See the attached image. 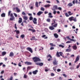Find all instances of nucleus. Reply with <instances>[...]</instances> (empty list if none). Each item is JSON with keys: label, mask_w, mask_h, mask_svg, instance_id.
<instances>
[{"label": "nucleus", "mask_w": 80, "mask_h": 80, "mask_svg": "<svg viewBox=\"0 0 80 80\" xmlns=\"http://www.w3.org/2000/svg\"><path fill=\"white\" fill-rule=\"evenodd\" d=\"M32 60H33L34 62H40L41 60L39 58H38L37 57H35L32 58Z\"/></svg>", "instance_id": "nucleus-2"}, {"label": "nucleus", "mask_w": 80, "mask_h": 80, "mask_svg": "<svg viewBox=\"0 0 80 80\" xmlns=\"http://www.w3.org/2000/svg\"><path fill=\"white\" fill-rule=\"evenodd\" d=\"M53 64L54 65H58V61H57L56 59H55L53 61Z\"/></svg>", "instance_id": "nucleus-7"}, {"label": "nucleus", "mask_w": 80, "mask_h": 80, "mask_svg": "<svg viewBox=\"0 0 80 80\" xmlns=\"http://www.w3.org/2000/svg\"><path fill=\"white\" fill-rule=\"evenodd\" d=\"M70 40H71V41H72V42H75V41H76V40H75L74 39H71Z\"/></svg>", "instance_id": "nucleus-58"}, {"label": "nucleus", "mask_w": 80, "mask_h": 80, "mask_svg": "<svg viewBox=\"0 0 80 80\" xmlns=\"http://www.w3.org/2000/svg\"><path fill=\"white\" fill-rule=\"evenodd\" d=\"M37 19L36 18H34L33 20H32V22L34 24H37Z\"/></svg>", "instance_id": "nucleus-10"}, {"label": "nucleus", "mask_w": 80, "mask_h": 80, "mask_svg": "<svg viewBox=\"0 0 80 80\" xmlns=\"http://www.w3.org/2000/svg\"><path fill=\"white\" fill-rule=\"evenodd\" d=\"M80 63H79L77 67H76V68L77 69H78V68H79V67H80Z\"/></svg>", "instance_id": "nucleus-32"}, {"label": "nucleus", "mask_w": 80, "mask_h": 80, "mask_svg": "<svg viewBox=\"0 0 80 80\" xmlns=\"http://www.w3.org/2000/svg\"><path fill=\"white\" fill-rule=\"evenodd\" d=\"M27 50H28V51H29L31 53H33V51L32 50V48H30V47H28L26 48Z\"/></svg>", "instance_id": "nucleus-8"}, {"label": "nucleus", "mask_w": 80, "mask_h": 80, "mask_svg": "<svg viewBox=\"0 0 80 80\" xmlns=\"http://www.w3.org/2000/svg\"><path fill=\"white\" fill-rule=\"evenodd\" d=\"M18 66L19 67H22V65H21V62H19L18 64Z\"/></svg>", "instance_id": "nucleus-49"}, {"label": "nucleus", "mask_w": 80, "mask_h": 80, "mask_svg": "<svg viewBox=\"0 0 80 80\" xmlns=\"http://www.w3.org/2000/svg\"><path fill=\"white\" fill-rule=\"evenodd\" d=\"M7 54V52H2V56H4V55H5V54Z\"/></svg>", "instance_id": "nucleus-25"}, {"label": "nucleus", "mask_w": 80, "mask_h": 80, "mask_svg": "<svg viewBox=\"0 0 80 80\" xmlns=\"http://www.w3.org/2000/svg\"><path fill=\"white\" fill-rule=\"evenodd\" d=\"M56 55L58 57H60V55H59V53L58 52H57Z\"/></svg>", "instance_id": "nucleus-31"}, {"label": "nucleus", "mask_w": 80, "mask_h": 80, "mask_svg": "<svg viewBox=\"0 0 80 80\" xmlns=\"http://www.w3.org/2000/svg\"><path fill=\"white\" fill-rule=\"evenodd\" d=\"M43 13V12L42 11H39L37 13V15H38V16H40L41 14H42Z\"/></svg>", "instance_id": "nucleus-14"}, {"label": "nucleus", "mask_w": 80, "mask_h": 80, "mask_svg": "<svg viewBox=\"0 0 80 80\" xmlns=\"http://www.w3.org/2000/svg\"><path fill=\"white\" fill-rule=\"evenodd\" d=\"M37 72H38V70H35V71H34L32 72V73L34 75H36Z\"/></svg>", "instance_id": "nucleus-21"}, {"label": "nucleus", "mask_w": 80, "mask_h": 80, "mask_svg": "<svg viewBox=\"0 0 80 80\" xmlns=\"http://www.w3.org/2000/svg\"><path fill=\"white\" fill-rule=\"evenodd\" d=\"M56 68H57V66L54 67L53 68V69L54 72H56Z\"/></svg>", "instance_id": "nucleus-33"}, {"label": "nucleus", "mask_w": 80, "mask_h": 80, "mask_svg": "<svg viewBox=\"0 0 80 80\" xmlns=\"http://www.w3.org/2000/svg\"><path fill=\"white\" fill-rule=\"evenodd\" d=\"M68 14L69 15H73V13H71V12L70 11L68 12Z\"/></svg>", "instance_id": "nucleus-36"}, {"label": "nucleus", "mask_w": 80, "mask_h": 80, "mask_svg": "<svg viewBox=\"0 0 80 80\" xmlns=\"http://www.w3.org/2000/svg\"><path fill=\"white\" fill-rule=\"evenodd\" d=\"M51 76H52V77H53V76H55V74H53V73H51Z\"/></svg>", "instance_id": "nucleus-55"}, {"label": "nucleus", "mask_w": 80, "mask_h": 80, "mask_svg": "<svg viewBox=\"0 0 80 80\" xmlns=\"http://www.w3.org/2000/svg\"><path fill=\"white\" fill-rule=\"evenodd\" d=\"M68 19L70 21V22H72V20L74 21V22H75L77 21L76 18H74V17L73 16L70 17Z\"/></svg>", "instance_id": "nucleus-3"}, {"label": "nucleus", "mask_w": 80, "mask_h": 80, "mask_svg": "<svg viewBox=\"0 0 80 80\" xmlns=\"http://www.w3.org/2000/svg\"><path fill=\"white\" fill-rule=\"evenodd\" d=\"M71 43V42L70 41H68L66 42V43Z\"/></svg>", "instance_id": "nucleus-54"}, {"label": "nucleus", "mask_w": 80, "mask_h": 80, "mask_svg": "<svg viewBox=\"0 0 80 80\" xmlns=\"http://www.w3.org/2000/svg\"><path fill=\"white\" fill-rule=\"evenodd\" d=\"M53 13L54 15H55L56 14V13H57V11L55 10H53Z\"/></svg>", "instance_id": "nucleus-48"}, {"label": "nucleus", "mask_w": 80, "mask_h": 80, "mask_svg": "<svg viewBox=\"0 0 80 80\" xmlns=\"http://www.w3.org/2000/svg\"><path fill=\"white\" fill-rule=\"evenodd\" d=\"M47 21L48 22H50V19L48 18L47 19Z\"/></svg>", "instance_id": "nucleus-44"}, {"label": "nucleus", "mask_w": 80, "mask_h": 80, "mask_svg": "<svg viewBox=\"0 0 80 80\" xmlns=\"http://www.w3.org/2000/svg\"><path fill=\"white\" fill-rule=\"evenodd\" d=\"M72 48L74 50H77V47L76 45H75L73 46Z\"/></svg>", "instance_id": "nucleus-19"}, {"label": "nucleus", "mask_w": 80, "mask_h": 80, "mask_svg": "<svg viewBox=\"0 0 80 80\" xmlns=\"http://www.w3.org/2000/svg\"><path fill=\"white\" fill-rule=\"evenodd\" d=\"M79 56H78L76 59L75 61H74V63H75L77 62H78V61L79 60Z\"/></svg>", "instance_id": "nucleus-13"}, {"label": "nucleus", "mask_w": 80, "mask_h": 80, "mask_svg": "<svg viewBox=\"0 0 80 80\" xmlns=\"http://www.w3.org/2000/svg\"><path fill=\"white\" fill-rule=\"evenodd\" d=\"M54 36L55 38H57L58 37V35L57 33H54Z\"/></svg>", "instance_id": "nucleus-20"}, {"label": "nucleus", "mask_w": 80, "mask_h": 80, "mask_svg": "<svg viewBox=\"0 0 80 80\" xmlns=\"http://www.w3.org/2000/svg\"><path fill=\"white\" fill-rule=\"evenodd\" d=\"M29 20H33V17L32 16H30L29 17Z\"/></svg>", "instance_id": "nucleus-45"}, {"label": "nucleus", "mask_w": 80, "mask_h": 80, "mask_svg": "<svg viewBox=\"0 0 80 80\" xmlns=\"http://www.w3.org/2000/svg\"><path fill=\"white\" fill-rule=\"evenodd\" d=\"M30 40H36L35 39V37H32V38L30 39Z\"/></svg>", "instance_id": "nucleus-29"}, {"label": "nucleus", "mask_w": 80, "mask_h": 80, "mask_svg": "<svg viewBox=\"0 0 80 80\" xmlns=\"http://www.w3.org/2000/svg\"><path fill=\"white\" fill-rule=\"evenodd\" d=\"M49 45H51L52 47H55V45H53V43H50L49 44Z\"/></svg>", "instance_id": "nucleus-35"}, {"label": "nucleus", "mask_w": 80, "mask_h": 80, "mask_svg": "<svg viewBox=\"0 0 80 80\" xmlns=\"http://www.w3.org/2000/svg\"><path fill=\"white\" fill-rule=\"evenodd\" d=\"M14 55V53L13 52H11L9 54V57H13Z\"/></svg>", "instance_id": "nucleus-18"}, {"label": "nucleus", "mask_w": 80, "mask_h": 80, "mask_svg": "<svg viewBox=\"0 0 80 80\" xmlns=\"http://www.w3.org/2000/svg\"><path fill=\"white\" fill-rule=\"evenodd\" d=\"M60 71H61V69H58L57 70V71L58 72H60Z\"/></svg>", "instance_id": "nucleus-53"}, {"label": "nucleus", "mask_w": 80, "mask_h": 80, "mask_svg": "<svg viewBox=\"0 0 80 80\" xmlns=\"http://www.w3.org/2000/svg\"><path fill=\"white\" fill-rule=\"evenodd\" d=\"M10 16L11 18H10L9 20H11V21L15 19V17H14L13 14L12 13H11Z\"/></svg>", "instance_id": "nucleus-4"}, {"label": "nucleus", "mask_w": 80, "mask_h": 80, "mask_svg": "<svg viewBox=\"0 0 80 80\" xmlns=\"http://www.w3.org/2000/svg\"><path fill=\"white\" fill-rule=\"evenodd\" d=\"M38 2H35V6L37 8H38Z\"/></svg>", "instance_id": "nucleus-28"}, {"label": "nucleus", "mask_w": 80, "mask_h": 80, "mask_svg": "<svg viewBox=\"0 0 80 80\" xmlns=\"http://www.w3.org/2000/svg\"><path fill=\"white\" fill-rule=\"evenodd\" d=\"M11 12H12V11H9V12H8V17L10 15V13H11Z\"/></svg>", "instance_id": "nucleus-39"}, {"label": "nucleus", "mask_w": 80, "mask_h": 80, "mask_svg": "<svg viewBox=\"0 0 80 80\" xmlns=\"http://www.w3.org/2000/svg\"><path fill=\"white\" fill-rule=\"evenodd\" d=\"M19 20L18 21V22L19 23H21L22 22V18H19Z\"/></svg>", "instance_id": "nucleus-16"}, {"label": "nucleus", "mask_w": 80, "mask_h": 80, "mask_svg": "<svg viewBox=\"0 0 80 80\" xmlns=\"http://www.w3.org/2000/svg\"><path fill=\"white\" fill-rule=\"evenodd\" d=\"M2 17H5V13H2L1 15Z\"/></svg>", "instance_id": "nucleus-27"}, {"label": "nucleus", "mask_w": 80, "mask_h": 80, "mask_svg": "<svg viewBox=\"0 0 80 80\" xmlns=\"http://www.w3.org/2000/svg\"><path fill=\"white\" fill-rule=\"evenodd\" d=\"M17 30V29H16L14 32H16L17 34H19L20 33V31L19 30Z\"/></svg>", "instance_id": "nucleus-22"}, {"label": "nucleus", "mask_w": 80, "mask_h": 80, "mask_svg": "<svg viewBox=\"0 0 80 80\" xmlns=\"http://www.w3.org/2000/svg\"><path fill=\"white\" fill-rule=\"evenodd\" d=\"M16 9L18 13H19V12H20V10L18 8V7L16 8Z\"/></svg>", "instance_id": "nucleus-17"}, {"label": "nucleus", "mask_w": 80, "mask_h": 80, "mask_svg": "<svg viewBox=\"0 0 80 80\" xmlns=\"http://www.w3.org/2000/svg\"><path fill=\"white\" fill-rule=\"evenodd\" d=\"M23 77L24 78H27V76L25 74H24Z\"/></svg>", "instance_id": "nucleus-52"}, {"label": "nucleus", "mask_w": 80, "mask_h": 80, "mask_svg": "<svg viewBox=\"0 0 80 80\" xmlns=\"http://www.w3.org/2000/svg\"><path fill=\"white\" fill-rule=\"evenodd\" d=\"M68 48L69 49H67L66 50V52H70L71 51H72V49L71 48H71V46L70 45H69L68 47Z\"/></svg>", "instance_id": "nucleus-5"}, {"label": "nucleus", "mask_w": 80, "mask_h": 80, "mask_svg": "<svg viewBox=\"0 0 80 80\" xmlns=\"http://www.w3.org/2000/svg\"><path fill=\"white\" fill-rule=\"evenodd\" d=\"M52 23H51V26L49 27V29L51 30H53L55 29V28H56L58 26V24L57 23H55L56 22H55V20H54L52 21Z\"/></svg>", "instance_id": "nucleus-1"}, {"label": "nucleus", "mask_w": 80, "mask_h": 80, "mask_svg": "<svg viewBox=\"0 0 80 80\" xmlns=\"http://www.w3.org/2000/svg\"><path fill=\"white\" fill-rule=\"evenodd\" d=\"M21 37L22 39L24 38V37H25V35L23 34L21 35Z\"/></svg>", "instance_id": "nucleus-42"}, {"label": "nucleus", "mask_w": 80, "mask_h": 80, "mask_svg": "<svg viewBox=\"0 0 80 80\" xmlns=\"http://www.w3.org/2000/svg\"><path fill=\"white\" fill-rule=\"evenodd\" d=\"M65 16L67 17H68L70 16L69 15H68V13H65Z\"/></svg>", "instance_id": "nucleus-34"}, {"label": "nucleus", "mask_w": 80, "mask_h": 80, "mask_svg": "<svg viewBox=\"0 0 80 80\" xmlns=\"http://www.w3.org/2000/svg\"><path fill=\"white\" fill-rule=\"evenodd\" d=\"M22 14L23 15H26V14H25V13L24 12H22Z\"/></svg>", "instance_id": "nucleus-56"}, {"label": "nucleus", "mask_w": 80, "mask_h": 80, "mask_svg": "<svg viewBox=\"0 0 80 80\" xmlns=\"http://www.w3.org/2000/svg\"><path fill=\"white\" fill-rule=\"evenodd\" d=\"M59 47H61L62 48H63L65 46L62 45H59Z\"/></svg>", "instance_id": "nucleus-40"}, {"label": "nucleus", "mask_w": 80, "mask_h": 80, "mask_svg": "<svg viewBox=\"0 0 80 80\" xmlns=\"http://www.w3.org/2000/svg\"><path fill=\"white\" fill-rule=\"evenodd\" d=\"M47 3H51V2L49 1H46Z\"/></svg>", "instance_id": "nucleus-59"}, {"label": "nucleus", "mask_w": 80, "mask_h": 80, "mask_svg": "<svg viewBox=\"0 0 80 80\" xmlns=\"http://www.w3.org/2000/svg\"><path fill=\"white\" fill-rule=\"evenodd\" d=\"M58 9V6L57 5L54 6L53 7V8L52 9V10H57Z\"/></svg>", "instance_id": "nucleus-12"}, {"label": "nucleus", "mask_w": 80, "mask_h": 80, "mask_svg": "<svg viewBox=\"0 0 80 80\" xmlns=\"http://www.w3.org/2000/svg\"><path fill=\"white\" fill-rule=\"evenodd\" d=\"M18 34H17L16 36V38H19V37H18Z\"/></svg>", "instance_id": "nucleus-62"}, {"label": "nucleus", "mask_w": 80, "mask_h": 80, "mask_svg": "<svg viewBox=\"0 0 80 80\" xmlns=\"http://www.w3.org/2000/svg\"><path fill=\"white\" fill-rule=\"evenodd\" d=\"M13 14L16 17H17V14L15 13H13Z\"/></svg>", "instance_id": "nucleus-46"}, {"label": "nucleus", "mask_w": 80, "mask_h": 80, "mask_svg": "<svg viewBox=\"0 0 80 80\" xmlns=\"http://www.w3.org/2000/svg\"><path fill=\"white\" fill-rule=\"evenodd\" d=\"M31 69V67L28 66L27 68V70H30Z\"/></svg>", "instance_id": "nucleus-37"}, {"label": "nucleus", "mask_w": 80, "mask_h": 80, "mask_svg": "<svg viewBox=\"0 0 80 80\" xmlns=\"http://www.w3.org/2000/svg\"><path fill=\"white\" fill-rule=\"evenodd\" d=\"M59 53L60 55H61V56H62V55H63V52H59Z\"/></svg>", "instance_id": "nucleus-47"}, {"label": "nucleus", "mask_w": 80, "mask_h": 80, "mask_svg": "<svg viewBox=\"0 0 80 80\" xmlns=\"http://www.w3.org/2000/svg\"><path fill=\"white\" fill-rule=\"evenodd\" d=\"M48 18H53V16L52 15V13L51 12H50L48 13Z\"/></svg>", "instance_id": "nucleus-15"}, {"label": "nucleus", "mask_w": 80, "mask_h": 80, "mask_svg": "<svg viewBox=\"0 0 80 80\" xmlns=\"http://www.w3.org/2000/svg\"><path fill=\"white\" fill-rule=\"evenodd\" d=\"M49 58H52V56H51V55H50V54H49L47 58H49Z\"/></svg>", "instance_id": "nucleus-41"}, {"label": "nucleus", "mask_w": 80, "mask_h": 80, "mask_svg": "<svg viewBox=\"0 0 80 80\" xmlns=\"http://www.w3.org/2000/svg\"><path fill=\"white\" fill-rule=\"evenodd\" d=\"M49 70V69H45V72H48V71Z\"/></svg>", "instance_id": "nucleus-60"}, {"label": "nucleus", "mask_w": 80, "mask_h": 80, "mask_svg": "<svg viewBox=\"0 0 80 80\" xmlns=\"http://www.w3.org/2000/svg\"><path fill=\"white\" fill-rule=\"evenodd\" d=\"M79 1V2H78V0H74L72 1V3L74 5H75V3H76V4H77V3H78V4H79L80 5V0H78Z\"/></svg>", "instance_id": "nucleus-6"}, {"label": "nucleus", "mask_w": 80, "mask_h": 80, "mask_svg": "<svg viewBox=\"0 0 80 80\" xmlns=\"http://www.w3.org/2000/svg\"><path fill=\"white\" fill-rule=\"evenodd\" d=\"M23 19H24L25 20H28V17L27 16H24L23 17Z\"/></svg>", "instance_id": "nucleus-30"}, {"label": "nucleus", "mask_w": 80, "mask_h": 80, "mask_svg": "<svg viewBox=\"0 0 80 80\" xmlns=\"http://www.w3.org/2000/svg\"><path fill=\"white\" fill-rule=\"evenodd\" d=\"M13 80V77L11 76L10 78H8L7 80Z\"/></svg>", "instance_id": "nucleus-38"}, {"label": "nucleus", "mask_w": 80, "mask_h": 80, "mask_svg": "<svg viewBox=\"0 0 80 80\" xmlns=\"http://www.w3.org/2000/svg\"><path fill=\"white\" fill-rule=\"evenodd\" d=\"M15 27H14V28H15V29H17V24H15Z\"/></svg>", "instance_id": "nucleus-50"}, {"label": "nucleus", "mask_w": 80, "mask_h": 80, "mask_svg": "<svg viewBox=\"0 0 80 80\" xmlns=\"http://www.w3.org/2000/svg\"><path fill=\"white\" fill-rule=\"evenodd\" d=\"M73 5V4L72 3H69L68 4V7H72V6Z\"/></svg>", "instance_id": "nucleus-24"}, {"label": "nucleus", "mask_w": 80, "mask_h": 80, "mask_svg": "<svg viewBox=\"0 0 80 80\" xmlns=\"http://www.w3.org/2000/svg\"><path fill=\"white\" fill-rule=\"evenodd\" d=\"M41 10H42V11H44L45 8L43 7H41Z\"/></svg>", "instance_id": "nucleus-43"}, {"label": "nucleus", "mask_w": 80, "mask_h": 80, "mask_svg": "<svg viewBox=\"0 0 80 80\" xmlns=\"http://www.w3.org/2000/svg\"><path fill=\"white\" fill-rule=\"evenodd\" d=\"M58 9L59 10H62V8H61V7L58 8Z\"/></svg>", "instance_id": "nucleus-61"}, {"label": "nucleus", "mask_w": 80, "mask_h": 80, "mask_svg": "<svg viewBox=\"0 0 80 80\" xmlns=\"http://www.w3.org/2000/svg\"><path fill=\"white\" fill-rule=\"evenodd\" d=\"M25 64L27 65H32V62L28 61H26L24 62Z\"/></svg>", "instance_id": "nucleus-11"}, {"label": "nucleus", "mask_w": 80, "mask_h": 80, "mask_svg": "<svg viewBox=\"0 0 80 80\" xmlns=\"http://www.w3.org/2000/svg\"><path fill=\"white\" fill-rule=\"evenodd\" d=\"M59 80H62V78L61 77H59Z\"/></svg>", "instance_id": "nucleus-63"}, {"label": "nucleus", "mask_w": 80, "mask_h": 80, "mask_svg": "<svg viewBox=\"0 0 80 80\" xmlns=\"http://www.w3.org/2000/svg\"><path fill=\"white\" fill-rule=\"evenodd\" d=\"M63 76L64 77H65V78H66V77H67V75H65V74H62Z\"/></svg>", "instance_id": "nucleus-57"}, {"label": "nucleus", "mask_w": 80, "mask_h": 80, "mask_svg": "<svg viewBox=\"0 0 80 80\" xmlns=\"http://www.w3.org/2000/svg\"><path fill=\"white\" fill-rule=\"evenodd\" d=\"M66 38H67V39H68V40H71V39H70L69 36H67Z\"/></svg>", "instance_id": "nucleus-51"}, {"label": "nucleus", "mask_w": 80, "mask_h": 80, "mask_svg": "<svg viewBox=\"0 0 80 80\" xmlns=\"http://www.w3.org/2000/svg\"><path fill=\"white\" fill-rule=\"evenodd\" d=\"M50 7V4H47L44 5V7H45V8H48L49 7Z\"/></svg>", "instance_id": "nucleus-26"}, {"label": "nucleus", "mask_w": 80, "mask_h": 80, "mask_svg": "<svg viewBox=\"0 0 80 80\" xmlns=\"http://www.w3.org/2000/svg\"><path fill=\"white\" fill-rule=\"evenodd\" d=\"M28 30H29L30 31H32V32L33 33H34V32H35V29H31L30 28Z\"/></svg>", "instance_id": "nucleus-23"}, {"label": "nucleus", "mask_w": 80, "mask_h": 80, "mask_svg": "<svg viewBox=\"0 0 80 80\" xmlns=\"http://www.w3.org/2000/svg\"><path fill=\"white\" fill-rule=\"evenodd\" d=\"M50 50H53V49H54V48L53 47H51L50 48Z\"/></svg>", "instance_id": "nucleus-64"}, {"label": "nucleus", "mask_w": 80, "mask_h": 80, "mask_svg": "<svg viewBox=\"0 0 80 80\" xmlns=\"http://www.w3.org/2000/svg\"><path fill=\"white\" fill-rule=\"evenodd\" d=\"M35 64L37 65H39V66H40V67H42V66L43 65V63L42 62H41V63L37 62V63H36Z\"/></svg>", "instance_id": "nucleus-9"}]
</instances>
